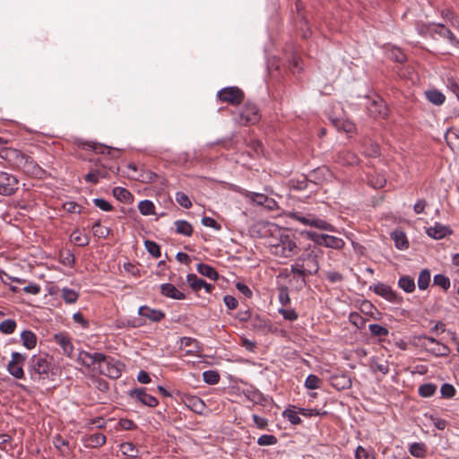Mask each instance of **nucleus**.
Returning a JSON list of instances; mask_svg holds the SVG:
<instances>
[{
	"label": "nucleus",
	"mask_w": 459,
	"mask_h": 459,
	"mask_svg": "<svg viewBox=\"0 0 459 459\" xmlns=\"http://www.w3.org/2000/svg\"><path fill=\"white\" fill-rule=\"evenodd\" d=\"M321 254L322 251L319 248L309 246L290 265V273L299 274L302 277L304 275H316L320 269L318 258Z\"/></svg>",
	"instance_id": "nucleus-1"
},
{
	"label": "nucleus",
	"mask_w": 459,
	"mask_h": 459,
	"mask_svg": "<svg viewBox=\"0 0 459 459\" xmlns=\"http://www.w3.org/2000/svg\"><path fill=\"white\" fill-rule=\"evenodd\" d=\"M50 369L51 361L48 355H33L29 361L28 371L30 376V379L34 382L39 383L48 379Z\"/></svg>",
	"instance_id": "nucleus-2"
},
{
	"label": "nucleus",
	"mask_w": 459,
	"mask_h": 459,
	"mask_svg": "<svg viewBox=\"0 0 459 459\" xmlns=\"http://www.w3.org/2000/svg\"><path fill=\"white\" fill-rule=\"evenodd\" d=\"M271 250L276 256L290 258L298 253L299 247L292 236L283 234L276 244L272 245Z\"/></svg>",
	"instance_id": "nucleus-3"
},
{
	"label": "nucleus",
	"mask_w": 459,
	"mask_h": 459,
	"mask_svg": "<svg viewBox=\"0 0 459 459\" xmlns=\"http://www.w3.org/2000/svg\"><path fill=\"white\" fill-rule=\"evenodd\" d=\"M125 364L120 360L104 354V359H101V365L99 366V372L112 379H117L121 377Z\"/></svg>",
	"instance_id": "nucleus-4"
},
{
	"label": "nucleus",
	"mask_w": 459,
	"mask_h": 459,
	"mask_svg": "<svg viewBox=\"0 0 459 459\" xmlns=\"http://www.w3.org/2000/svg\"><path fill=\"white\" fill-rule=\"evenodd\" d=\"M307 237L315 244L327 248L341 250L345 246V242L342 238L328 234H320L315 231H309L307 232Z\"/></svg>",
	"instance_id": "nucleus-5"
},
{
	"label": "nucleus",
	"mask_w": 459,
	"mask_h": 459,
	"mask_svg": "<svg viewBox=\"0 0 459 459\" xmlns=\"http://www.w3.org/2000/svg\"><path fill=\"white\" fill-rule=\"evenodd\" d=\"M260 118L261 116L256 105L251 102H247L238 115L235 117V120L240 126H250L257 123Z\"/></svg>",
	"instance_id": "nucleus-6"
},
{
	"label": "nucleus",
	"mask_w": 459,
	"mask_h": 459,
	"mask_svg": "<svg viewBox=\"0 0 459 459\" xmlns=\"http://www.w3.org/2000/svg\"><path fill=\"white\" fill-rule=\"evenodd\" d=\"M13 165L31 176H39L42 171L41 168L30 156L21 151L18 152L17 159L14 160Z\"/></svg>",
	"instance_id": "nucleus-7"
},
{
	"label": "nucleus",
	"mask_w": 459,
	"mask_h": 459,
	"mask_svg": "<svg viewBox=\"0 0 459 459\" xmlns=\"http://www.w3.org/2000/svg\"><path fill=\"white\" fill-rule=\"evenodd\" d=\"M292 218L305 226H311L318 230H326L330 232L336 231V229L333 225H332L331 223L327 222L323 219L316 218V216L311 214H309L308 216H304L297 212L292 215Z\"/></svg>",
	"instance_id": "nucleus-8"
},
{
	"label": "nucleus",
	"mask_w": 459,
	"mask_h": 459,
	"mask_svg": "<svg viewBox=\"0 0 459 459\" xmlns=\"http://www.w3.org/2000/svg\"><path fill=\"white\" fill-rule=\"evenodd\" d=\"M218 99L230 105H238L245 99L244 91L237 86H229L217 92Z\"/></svg>",
	"instance_id": "nucleus-9"
},
{
	"label": "nucleus",
	"mask_w": 459,
	"mask_h": 459,
	"mask_svg": "<svg viewBox=\"0 0 459 459\" xmlns=\"http://www.w3.org/2000/svg\"><path fill=\"white\" fill-rule=\"evenodd\" d=\"M425 29L426 34H429V37L433 39H437V36H438L439 38L446 39L449 43L455 47L459 46V39L444 24H432L430 26L425 27Z\"/></svg>",
	"instance_id": "nucleus-10"
},
{
	"label": "nucleus",
	"mask_w": 459,
	"mask_h": 459,
	"mask_svg": "<svg viewBox=\"0 0 459 459\" xmlns=\"http://www.w3.org/2000/svg\"><path fill=\"white\" fill-rule=\"evenodd\" d=\"M26 355L13 351L12 353L11 360L7 364V371L16 379L24 378V370L22 366L26 360Z\"/></svg>",
	"instance_id": "nucleus-11"
},
{
	"label": "nucleus",
	"mask_w": 459,
	"mask_h": 459,
	"mask_svg": "<svg viewBox=\"0 0 459 459\" xmlns=\"http://www.w3.org/2000/svg\"><path fill=\"white\" fill-rule=\"evenodd\" d=\"M17 178L4 171H0V195L10 196L18 190Z\"/></svg>",
	"instance_id": "nucleus-12"
},
{
	"label": "nucleus",
	"mask_w": 459,
	"mask_h": 459,
	"mask_svg": "<svg viewBox=\"0 0 459 459\" xmlns=\"http://www.w3.org/2000/svg\"><path fill=\"white\" fill-rule=\"evenodd\" d=\"M369 289L373 290L377 295L381 296L392 303L400 304L403 301V298L396 291L389 285L383 282H378Z\"/></svg>",
	"instance_id": "nucleus-13"
},
{
	"label": "nucleus",
	"mask_w": 459,
	"mask_h": 459,
	"mask_svg": "<svg viewBox=\"0 0 459 459\" xmlns=\"http://www.w3.org/2000/svg\"><path fill=\"white\" fill-rule=\"evenodd\" d=\"M367 110L370 117L374 118L385 117L387 115V108L382 98L376 96L373 99H368L367 104Z\"/></svg>",
	"instance_id": "nucleus-14"
},
{
	"label": "nucleus",
	"mask_w": 459,
	"mask_h": 459,
	"mask_svg": "<svg viewBox=\"0 0 459 459\" xmlns=\"http://www.w3.org/2000/svg\"><path fill=\"white\" fill-rule=\"evenodd\" d=\"M128 395L131 398L135 399L142 404L154 408L159 404L157 398L146 393V389L143 387L134 388L128 392Z\"/></svg>",
	"instance_id": "nucleus-15"
},
{
	"label": "nucleus",
	"mask_w": 459,
	"mask_h": 459,
	"mask_svg": "<svg viewBox=\"0 0 459 459\" xmlns=\"http://www.w3.org/2000/svg\"><path fill=\"white\" fill-rule=\"evenodd\" d=\"M101 359H104V354L100 352L91 353L86 351H80L78 353L77 361L87 368L98 365H101Z\"/></svg>",
	"instance_id": "nucleus-16"
},
{
	"label": "nucleus",
	"mask_w": 459,
	"mask_h": 459,
	"mask_svg": "<svg viewBox=\"0 0 459 459\" xmlns=\"http://www.w3.org/2000/svg\"><path fill=\"white\" fill-rule=\"evenodd\" d=\"M186 281L195 291H198L204 288L207 293H211L213 289L212 284L206 282L201 278H198L195 273H188L186 275Z\"/></svg>",
	"instance_id": "nucleus-17"
},
{
	"label": "nucleus",
	"mask_w": 459,
	"mask_h": 459,
	"mask_svg": "<svg viewBox=\"0 0 459 459\" xmlns=\"http://www.w3.org/2000/svg\"><path fill=\"white\" fill-rule=\"evenodd\" d=\"M54 341L63 350V353L68 357H71L74 351V345L71 338L65 333H58L54 335Z\"/></svg>",
	"instance_id": "nucleus-18"
},
{
	"label": "nucleus",
	"mask_w": 459,
	"mask_h": 459,
	"mask_svg": "<svg viewBox=\"0 0 459 459\" xmlns=\"http://www.w3.org/2000/svg\"><path fill=\"white\" fill-rule=\"evenodd\" d=\"M243 195L250 201L257 205H267L269 208H273V205L275 204V202L273 199L269 198L267 195L264 194L250 192V191H245L243 193Z\"/></svg>",
	"instance_id": "nucleus-19"
},
{
	"label": "nucleus",
	"mask_w": 459,
	"mask_h": 459,
	"mask_svg": "<svg viewBox=\"0 0 459 459\" xmlns=\"http://www.w3.org/2000/svg\"><path fill=\"white\" fill-rule=\"evenodd\" d=\"M426 232L429 237L434 239H442L452 234L449 227L437 222L434 226L428 228Z\"/></svg>",
	"instance_id": "nucleus-20"
},
{
	"label": "nucleus",
	"mask_w": 459,
	"mask_h": 459,
	"mask_svg": "<svg viewBox=\"0 0 459 459\" xmlns=\"http://www.w3.org/2000/svg\"><path fill=\"white\" fill-rule=\"evenodd\" d=\"M138 314L152 322H160L165 317V313L161 310L152 308L148 306L139 307Z\"/></svg>",
	"instance_id": "nucleus-21"
},
{
	"label": "nucleus",
	"mask_w": 459,
	"mask_h": 459,
	"mask_svg": "<svg viewBox=\"0 0 459 459\" xmlns=\"http://www.w3.org/2000/svg\"><path fill=\"white\" fill-rule=\"evenodd\" d=\"M183 403L195 413H202L205 409L204 401L195 395H184Z\"/></svg>",
	"instance_id": "nucleus-22"
},
{
	"label": "nucleus",
	"mask_w": 459,
	"mask_h": 459,
	"mask_svg": "<svg viewBox=\"0 0 459 459\" xmlns=\"http://www.w3.org/2000/svg\"><path fill=\"white\" fill-rule=\"evenodd\" d=\"M427 352L436 357H446L450 354V349L447 345L440 342L437 339L430 340Z\"/></svg>",
	"instance_id": "nucleus-23"
},
{
	"label": "nucleus",
	"mask_w": 459,
	"mask_h": 459,
	"mask_svg": "<svg viewBox=\"0 0 459 459\" xmlns=\"http://www.w3.org/2000/svg\"><path fill=\"white\" fill-rule=\"evenodd\" d=\"M81 145L82 146L83 149L91 150L96 153L104 154L107 152V154L110 155L112 158H116L114 153L117 152V150H115L111 147H108V146H106V145H103V144H100L98 143H94V142L83 143Z\"/></svg>",
	"instance_id": "nucleus-24"
},
{
	"label": "nucleus",
	"mask_w": 459,
	"mask_h": 459,
	"mask_svg": "<svg viewBox=\"0 0 459 459\" xmlns=\"http://www.w3.org/2000/svg\"><path fill=\"white\" fill-rule=\"evenodd\" d=\"M160 293L173 299L182 300L186 299L185 293L178 290L173 284L171 283H163L160 285Z\"/></svg>",
	"instance_id": "nucleus-25"
},
{
	"label": "nucleus",
	"mask_w": 459,
	"mask_h": 459,
	"mask_svg": "<svg viewBox=\"0 0 459 459\" xmlns=\"http://www.w3.org/2000/svg\"><path fill=\"white\" fill-rule=\"evenodd\" d=\"M331 385L337 390H344L351 388L352 382L349 376L341 374L331 377Z\"/></svg>",
	"instance_id": "nucleus-26"
},
{
	"label": "nucleus",
	"mask_w": 459,
	"mask_h": 459,
	"mask_svg": "<svg viewBox=\"0 0 459 459\" xmlns=\"http://www.w3.org/2000/svg\"><path fill=\"white\" fill-rule=\"evenodd\" d=\"M391 238L394 242L396 248L405 250L409 247V241L406 234L403 230H394L391 234Z\"/></svg>",
	"instance_id": "nucleus-27"
},
{
	"label": "nucleus",
	"mask_w": 459,
	"mask_h": 459,
	"mask_svg": "<svg viewBox=\"0 0 459 459\" xmlns=\"http://www.w3.org/2000/svg\"><path fill=\"white\" fill-rule=\"evenodd\" d=\"M426 99L432 104L440 106L446 100V96L438 90L433 89L425 92Z\"/></svg>",
	"instance_id": "nucleus-28"
},
{
	"label": "nucleus",
	"mask_w": 459,
	"mask_h": 459,
	"mask_svg": "<svg viewBox=\"0 0 459 459\" xmlns=\"http://www.w3.org/2000/svg\"><path fill=\"white\" fill-rule=\"evenodd\" d=\"M122 454L126 458H138L139 449L131 442H124L119 445Z\"/></svg>",
	"instance_id": "nucleus-29"
},
{
	"label": "nucleus",
	"mask_w": 459,
	"mask_h": 459,
	"mask_svg": "<svg viewBox=\"0 0 459 459\" xmlns=\"http://www.w3.org/2000/svg\"><path fill=\"white\" fill-rule=\"evenodd\" d=\"M196 270L200 274L213 281L217 280L219 277L217 271L212 266L206 264H198Z\"/></svg>",
	"instance_id": "nucleus-30"
},
{
	"label": "nucleus",
	"mask_w": 459,
	"mask_h": 459,
	"mask_svg": "<svg viewBox=\"0 0 459 459\" xmlns=\"http://www.w3.org/2000/svg\"><path fill=\"white\" fill-rule=\"evenodd\" d=\"M21 340L24 347L29 350L33 349L37 344V336L36 334L29 330H25L21 333Z\"/></svg>",
	"instance_id": "nucleus-31"
},
{
	"label": "nucleus",
	"mask_w": 459,
	"mask_h": 459,
	"mask_svg": "<svg viewBox=\"0 0 459 459\" xmlns=\"http://www.w3.org/2000/svg\"><path fill=\"white\" fill-rule=\"evenodd\" d=\"M176 232L178 234L190 237L193 234V226L185 220H178L175 221Z\"/></svg>",
	"instance_id": "nucleus-32"
},
{
	"label": "nucleus",
	"mask_w": 459,
	"mask_h": 459,
	"mask_svg": "<svg viewBox=\"0 0 459 459\" xmlns=\"http://www.w3.org/2000/svg\"><path fill=\"white\" fill-rule=\"evenodd\" d=\"M427 446L422 442H414L410 446L409 452L412 456L423 458L427 455Z\"/></svg>",
	"instance_id": "nucleus-33"
},
{
	"label": "nucleus",
	"mask_w": 459,
	"mask_h": 459,
	"mask_svg": "<svg viewBox=\"0 0 459 459\" xmlns=\"http://www.w3.org/2000/svg\"><path fill=\"white\" fill-rule=\"evenodd\" d=\"M369 367L375 373L380 372L383 375H386L389 372V366L385 360H379L378 359L373 358L370 361Z\"/></svg>",
	"instance_id": "nucleus-34"
},
{
	"label": "nucleus",
	"mask_w": 459,
	"mask_h": 459,
	"mask_svg": "<svg viewBox=\"0 0 459 459\" xmlns=\"http://www.w3.org/2000/svg\"><path fill=\"white\" fill-rule=\"evenodd\" d=\"M398 286L403 291L411 293L415 290L414 279L408 275L401 276L398 281Z\"/></svg>",
	"instance_id": "nucleus-35"
},
{
	"label": "nucleus",
	"mask_w": 459,
	"mask_h": 459,
	"mask_svg": "<svg viewBox=\"0 0 459 459\" xmlns=\"http://www.w3.org/2000/svg\"><path fill=\"white\" fill-rule=\"evenodd\" d=\"M112 192L113 195L121 202L130 203L133 200V195L124 187L116 186Z\"/></svg>",
	"instance_id": "nucleus-36"
},
{
	"label": "nucleus",
	"mask_w": 459,
	"mask_h": 459,
	"mask_svg": "<svg viewBox=\"0 0 459 459\" xmlns=\"http://www.w3.org/2000/svg\"><path fill=\"white\" fill-rule=\"evenodd\" d=\"M181 346L189 348L186 350L187 353L198 352L200 351L199 342L191 337H182L180 340Z\"/></svg>",
	"instance_id": "nucleus-37"
},
{
	"label": "nucleus",
	"mask_w": 459,
	"mask_h": 459,
	"mask_svg": "<svg viewBox=\"0 0 459 459\" xmlns=\"http://www.w3.org/2000/svg\"><path fill=\"white\" fill-rule=\"evenodd\" d=\"M71 240L79 247H86L90 243V237L86 234H82L79 230H75L71 234Z\"/></svg>",
	"instance_id": "nucleus-38"
},
{
	"label": "nucleus",
	"mask_w": 459,
	"mask_h": 459,
	"mask_svg": "<svg viewBox=\"0 0 459 459\" xmlns=\"http://www.w3.org/2000/svg\"><path fill=\"white\" fill-rule=\"evenodd\" d=\"M91 230L93 236L98 238H106L110 234V230L107 227L102 226L100 221L93 223Z\"/></svg>",
	"instance_id": "nucleus-39"
},
{
	"label": "nucleus",
	"mask_w": 459,
	"mask_h": 459,
	"mask_svg": "<svg viewBox=\"0 0 459 459\" xmlns=\"http://www.w3.org/2000/svg\"><path fill=\"white\" fill-rule=\"evenodd\" d=\"M431 274L429 269H423L418 277V287L420 290H426L430 283Z\"/></svg>",
	"instance_id": "nucleus-40"
},
{
	"label": "nucleus",
	"mask_w": 459,
	"mask_h": 459,
	"mask_svg": "<svg viewBox=\"0 0 459 459\" xmlns=\"http://www.w3.org/2000/svg\"><path fill=\"white\" fill-rule=\"evenodd\" d=\"M118 171V167L115 166H108L104 163H101L100 169H96L97 178H109L110 172L117 173Z\"/></svg>",
	"instance_id": "nucleus-41"
},
{
	"label": "nucleus",
	"mask_w": 459,
	"mask_h": 459,
	"mask_svg": "<svg viewBox=\"0 0 459 459\" xmlns=\"http://www.w3.org/2000/svg\"><path fill=\"white\" fill-rule=\"evenodd\" d=\"M434 337H429L426 335H418L414 336L412 340V343L414 346L424 350L425 351H428L429 346H430V340H433Z\"/></svg>",
	"instance_id": "nucleus-42"
},
{
	"label": "nucleus",
	"mask_w": 459,
	"mask_h": 459,
	"mask_svg": "<svg viewBox=\"0 0 459 459\" xmlns=\"http://www.w3.org/2000/svg\"><path fill=\"white\" fill-rule=\"evenodd\" d=\"M18 152L17 149L3 147L0 149V158L13 164L14 160L17 159Z\"/></svg>",
	"instance_id": "nucleus-43"
},
{
	"label": "nucleus",
	"mask_w": 459,
	"mask_h": 459,
	"mask_svg": "<svg viewBox=\"0 0 459 459\" xmlns=\"http://www.w3.org/2000/svg\"><path fill=\"white\" fill-rule=\"evenodd\" d=\"M138 209L143 215H152L155 213V206L150 200H143L138 204Z\"/></svg>",
	"instance_id": "nucleus-44"
},
{
	"label": "nucleus",
	"mask_w": 459,
	"mask_h": 459,
	"mask_svg": "<svg viewBox=\"0 0 459 459\" xmlns=\"http://www.w3.org/2000/svg\"><path fill=\"white\" fill-rule=\"evenodd\" d=\"M437 391V385L435 384H432V383H427V384H423L419 386V394L421 396V397H431L435 394Z\"/></svg>",
	"instance_id": "nucleus-45"
},
{
	"label": "nucleus",
	"mask_w": 459,
	"mask_h": 459,
	"mask_svg": "<svg viewBox=\"0 0 459 459\" xmlns=\"http://www.w3.org/2000/svg\"><path fill=\"white\" fill-rule=\"evenodd\" d=\"M246 397L255 404L264 405L265 398L264 394L258 390L247 391L245 393Z\"/></svg>",
	"instance_id": "nucleus-46"
},
{
	"label": "nucleus",
	"mask_w": 459,
	"mask_h": 459,
	"mask_svg": "<svg viewBox=\"0 0 459 459\" xmlns=\"http://www.w3.org/2000/svg\"><path fill=\"white\" fill-rule=\"evenodd\" d=\"M338 160L340 162H342L343 164L347 165H354L357 164L359 161L358 157L351 152H340L338 155Z\"/></svg>",
	"instance_id": "nucleus-47"
},
{
	"label": "nucleus",
	"mask_w": 459,
	"mask_h": 459,
	"mask_svg": "<svg viewBox=\"0 0 459 459\" xmlns=\"http://www.w3.org/2000/svg\"><path fill=\"white\" fill-rule=\"evenodd\" d=\"M299 411H295L294 410L292 409H286L283 411L282 412V416L287 419L291 424L293 425H299L302 422L301 419L299 418Z\"/></svg>",
	"instance_id": "nucleus-48"
},
{
	"label": "nucleus",
	"mask_w": 459,
	"mask_h": 459,
	"mask_svg": "<svg viewBox=\"0 0 459 459\" xmlns=\"http://www.w3.org/2000/svg\"><path fill=\"white\" fill-rule=\"evenodd\" d=\"M61 297L66 303L74 304L77 301L79 295L75 290H74L72 289L64 288L62 290Z\"/></svg>",
	"instance_id": "nucleus-49"
},
{
	"label": "nucleus",
	"mask_w": 459,
	"mask_h": 459,
	"mask_svg": "<svg viewBox=\"0 0 459 459\" xmlns=\"http://www.w3.org/2000/svg\"><path fill=\"white\" fill-rule=\"evenodd\" d=\"M203 380L208 385H216L220 381V374L215 370H206L203 373Z\"/></svg>",
	"instance_id": "nucleus-50"
},
{
	"label": "nucleus",
	"mask_w": 459,
	"mask_h": 459,
	"mask_svg": "<svg viewBox=\"0 0 459 459\" xmlns=\"http://www.w3.org/2000/svg\"><path fill=\"white\" fill-rule=\"evenodd\" d=\"M434 285H437L443 289V290H447L450 288V279L445 274H436L433 278Z\"/></svg>",
	"instance_id": "nucleus-51"
},
{
	"label": "nucleus",
	"mask_w": 459,
	"mask_h": 459,
	"mask_svg": "<svg viewBox=\"0 0 459 459\" xmlns=\"http://www.w3.org/2000/svg\"><path fill=\"white\" fill-rule=\"evenodd\" d=\"M16 322L13 319H6L0 323V332L4 334H11L15 331Z\"/></svg>",
	"instance_id": "nucleus-52"
},
{
	"label": "nucleus",
	"mask_w": 459,
	"mask_h": 459,
	"mask_svg": "<svg viewBox=\"0 0 459 459\" xmlns=\"http://www.w3.org/2000/svg\"><path fill=\"white\" fill-rule=\"evenodd\" d=\"M349 320L359 329H363L366 326L367 319L358 312H351L349 316Z\"/></svg>",
	"instance_id": "nucleus-53"
},
{
	"label": "nucleus",
	"mask_w": 459,
	"mask_h": 459,
	"mask_svg": "<svg viewBox=\"0 0 459 459\" xmlns=\"http://www.w3.org/2000/svg\"><path fill=\"white\" fill-rule=\"evenodd\" d=\"M322 380L316 375L310 374L305 380V387L310 390L320 388Z\"/></svg>",
	"instance_id": "nucleus-54"
},
{
	"label": "nucleus",
	"mask_w": 459,
	"mask_h": 459,
	"mask_svg": "<svg viewBox=\"0 0 459 459\" xmlns=\"http://www.w3.org/2000/svg\"><path fill=\"white\" fill-rule=\"evenodd\" d=\"M144 247L146 250L155 258H159L161 255L160 246L152 240H145Z\"/></svg>",
	"instance_id": "nucleus-55"
},
{
	"label": "nucleus",
	"mask_w": 459,
	"mask_h": 459,
	"mask_svg": "<svg viewBox=\"0 0 459 459\" xmlns=\"http://www.w3.org/2000/svg\"><path fill=\"white\" fill-rule=\"evenodd\" d=\"M106 443V437L101 433H94L89 437V445L91 447H100Z\"/></svg>",
	"instance_id": "nucleus-56"
},
{
	"label": "nucleus",
	"mask_w": 459,
	"mask_h": 459,
	"mask_svg": "<svg viewBox=\"0 0 459 459\" xmlns=\"http://www.w3.org/2000/svg\"><path fill=\"white\" fill-rule=\"evenodd\" d=\"M368 329L373 336H386L389 333V331L386 327L378 324L369 325Z\"/></svg>",
	"instance_id": "nucleus-57"
},
{
	"label": "nucleus",
	"mask_w": 459,
	"mask_h": 459,
	"mask_svg": "<svg viewBox=\"0 0 459 459\" xmlns=\"http://www.w3.org/2000/svg\"><path fill=\"white\" fill-rule=\"evenodd\" d=\"M175 199L179 205L186 209H189L192 206V202L190 198L184 192H177Z\"/></svg>",
	"instance_id": "nucleus-58"
},
{
	"label": "nucleus",
	"mask_w": 459,
	"mask_h": 459,
	"mask_svg": "<svg viewBox=\"0 0 459 459\" xmlns=\"http://www.w3.org/2000/svg\"><path fill=\"white\" fill-rule=\"evenodd\" d=\"M13 449V438L8 434H0V450L8 452Z\"/></svg>",
	"instance_id": "nucleus-59"
},
{
	"label": "nucleus",
	"mask_w": 459,
	"mask_h": 459,
	"mask_svg": "<svg viewBox=\"0 0 459 459\" xmlns=\"http://www.w3.org/2000/svg\"><path fill=\"white\" fill-rule=\"evenodd\" d=\"M455 388L453 385L446 383L441 385L440 394L443 398H452L455 394Z\"/></svg>",
	"instance_id": "nucleus-60"
},
{
	"label": "nucleus",
	"mask_w": 459,
	"mask_h": 459,
	"mask_svg": "<svg viewBox=\"0 0 459 459\" xmlns=\"http://www.w3.org/2000/svg\"><path fill=\"white\" fill-rule=\"evenodd\" d=\"M278 439L273 435H262L257 439V444L259 446H272L277 443Z\"/></svg>",
	"instance_id": "nucleus-61"
},
{
	"label": "nucleus",
	"mask_w": 459,
	"mask_h": 459,
	"mask_svg": "<svg viewBox=\"0 0 459 459\" xmlns=\"http://www.w3.org/2000/svg\"><path fill=\"white\" fill-rule=\"evenodd\" d=\"M355 458L356 459H375V456L371 451L365 449L361 446H359L355 452Z\"/></svg>",
	"instance_id": "nucleus-62"
},
{
	"label": "nucleus",
	"mask_w": 459,
	"mask_h": 459,
	"mask_svg": "<svg viewBox=\"0 0 459 459\" xmlns=\"http://www.w3.org/2000/svg\"><path fill=\"white\" fill-rule=\"evenodd\" d=\"M278 312L280 315L282 316V317L285 319V320H289V321H295L298 319L299 316H298V313L290 308V309H286V308H279L278 309Z\"/></svg>",
	"instance_id": "nucleus-63"
},
{
	"label": "nucleus",
	"mask_w": 459,
	"mask_h": 459,
	"mask_svg": "<svg viewBox=\"0 0 459 459\" xmlns=\"http://www.w3.org/2000/svg\"><path fill=\"white\" fill-rule=\"evenodd\" d=\"M158 178V175L151 170H145L143 171L139 175L138 178H135L136 179L143 182V183H151L153 182Z\"/></svg>",
	"instance_id": "nucleus-64"
}]
</instances>
